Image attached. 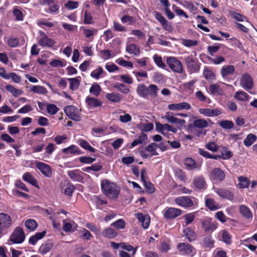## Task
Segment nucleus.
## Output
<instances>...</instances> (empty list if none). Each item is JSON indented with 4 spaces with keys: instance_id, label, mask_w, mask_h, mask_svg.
Here are the masks:
<instances>
[{
    "instance_id": "1",
    "label": "nucleus",
    "mask_w": 257,
    "mask_h": 257,
    "mask_svg": "<svg viewBox=\"0 0 257 257\" xmlns=\"http://www.w3.org/2000/svg\"><path fill=\"white\" fill-rule=\"evenodd\" d=\"M101 189L102 193L111 200L116 199L120 191V187L115 183L107 179L101 181Z\"/></svg>"
},
{
    "instance_id": "2",
    "label": "nucleus",
    "mask_w": 257,
    "mask_h": 257,
    "mask_svg": "<svg viewBox=\"0 0 257 257\" xmlns=\"http://www.w3.org/2000/svg\"><path fill=\"white\" fill-rule=\"evenodd\" d=\"M158 90L159 88L155 84H150L147 86L141 84L137 88V92L139 96L147 99L155 98L157 96Z\"/></svg>"
},
{
    "instance_id": "3",
    "label": "nucleus",
    "mask_w": 257,
    "mask_h": 257,
    "mask_svg": "<svg viewBox=\"0 0 257 257\" xmlns=\"http://www.w3.org/2000/svg\"><path fill=\"white\" fill-rule=\"evenodd\" d=\"M184 61L190 73H197L199 71L200 63L194 56L190 55L185 57Z\"/></svg>"
},
{
    "instance_id": "4",
    "label": "nucleus",
    "mask_w": 257,
    "mask_h": 257,
    "mask_svg": "<svg viewBox=\"0 0 257 257\" xmlns=\"http://www.w3.org/2000/svg\"><path fill=\"white\" fill-rule=\"evenodd\" d=\"M208 125V122L202 118H197L194 120L193 123H189L188 125L190 129L199 128L201 129L197 132V136L200 137L201 135L205 136L206 134V131L202 130V129L207 127Z\"/></svg>"
},
{
    "instance_id": "5",
    "label": "nucleus",
    "mask_w": 257,
    "mask_h": 257,
    "mask_svg": "<svg viewBox=\"0 0 257 257\" xmlns=\"http://www.w3.org/2000/svg\"><path fill=\"white\" fill-rule=\"evenodd\" d=\"M25 239V232L21 227H17L9 238V241L13 243L21 244Z\"/></svg>"
},
{
    "instance_id": "6",
    "label": "nucleus",
    "mask_w": 257,
    "mask_h": 257,
    "mask_svg": "<svg viewBox=\"0 0 257 257\" xmlns=\"http://www.w3.org/2000/svg\"><path fill=\"white\" fill-rule=\"evenodd\" d=\"M167 63L173 71L178 73H182L183 69L182 63L176 58L173 57L168 58Z\"/></svg>"
},
{
    "instance_id": "7",
    "label": "nucleus",
    "mask_w": 257,
    "mask_h": 257,
    "mask_svg": "<svg viewBox=\"0 0 257 257\" xmlns=\"http://www.w3.org/2000/svg\"><path fill=\"white\" fill-rule=\"evenodd\" d=\"M40 37L38 40V43L42 47H51L55 44V41L42 31L39 32Z\"/></svg>"
},
{
    "instance_id": "8",
    "label": "nucleus",
    "mask_w": 257,
    "mask_h": 257,
    "mask_svg": "<svg viewBox=\"0 0 257 257\" xmlns=\"http://www.w3.org/2000/svg\"><path fill=\"white\" fill-rule=\"evenodd\" d=\"M211 180L214 183H219L225 178V173L220 168H214L210 175Z\"/></svg>"
},
{
    "instance_id": "9",
    "label": "nucleus",
    "mask_w": 257,
    "mask_h": 257,
    "mask_svg": "<svg viewBox=\"0 0 257 257\" xmlns=\"http://www.w3.org/2000/svg\"><path fill=\"white\" fill-rule=\"evenodd\" d=\"M154 17L160 22L165 30L169 32L172 31L173 27L171 23L168 22L161 13L158 12H155L154 13Z\"/></svg>"
},
{
    "instance_id": "10",
    "label": "nucleus",
    "mask_w": 257,
    "mask_h": 257,
    "mask_svg": "<svg viewBox=\"0 0 257 257\" xmlns=\"http://www.w3.org/2000/svg\"><path fill=\"white\" fill-rule=\"evenodd\" d=\"M240 86L245 90L248 91L251 89L253 86V80L248 73L242 75L240 81Z\"/></svg>"
},
{
    "instance_id": "11",
    "label": "nucleus",
    "mask_w": 257,
    "mask_h": 257,
    "mask_svg": "<svg viewBox=\"0 0 257 257\" xmlns=\"http://www.w3.org/2000/svg\"><path fill=\"white\" fill-rule=\"evenodd\" d=\"M202 227L205 232H212L217 227V223L212 221L211 218H206L201 221Z\"/></svg>"
},
{
    "instance_id": "12",
    "label": "nucleus",
    "mask_w": 257,
    "mask_h": 257,
    "mask_svg": "<svg viewBox=\"0 0 257 257\" xmlns=\"http://www.w3.org/2000/svg\"><path fill=\"white\" fill-rule=\"evenodd\" d=\"M67 175L74 182H83L84 175L86 174L79 169L69 170L67 172Z\"/></svg>"
},
{
    "instance_id": "13",
    "label": "nucleus",
    "mask_w": 257,
    "mask_h": 257,
    "mask_svg": "<svg viewBox=\"0 0 257 257\" xmlns=\"http://www.w3.org/2000/svg\"><path fill=\"white\" fill-rule=\"evenodd\" d=\"M37 168L45 176L51 178L52 176V171L51 167L43 162H38L36 163Z\"/></svg>"
},
{
    "instance_id": "14",
    "label": "nucleus",
    "mask_w": 257,
    "mask_h": 257,
    "mask_svg": "<svg viewBox=\"0 0 257 257\" xmlns=\"http://www.w3.org/2000/svg\"><path fill=\"white\" fill-rule=\"evenodd\" d=\"M176 203L183 207H190L193 205V201L187 196H180L175 199Z\"/></svg>"
},
{
    "instance_id": "15",
    "label": "nucleus",
    "mask_w": 257,
    "mask_h": 257,
    "mask_svg": "<svg viewBox=\"0 0 257 257\" xmlns=\"http://www.w3.org/2000/svg\"><path fill=\"white\" fill-rule=\"evenodd\" d=\"M62 193L66 196H71L75 190V186L70 182L62 183L60 185Z\"/></svg>"
},
{
    "instance_id": "16",
    "label": "nucleus",
    "mask_w": 257,
    "mask_h": 257,
    "mask_svg": "<svg viewBox=\"0 0 257 257\" xmlns=\"http://www.w3.org/2000/svg\"><path fill=\"white\" fill-rule=\"evenodd\" d=\"M12 224L10 216L5 213H0V229L3 231L9 228Z\"/></svg>"
},
{
    "instance_id": "17",
    "label": "nucleus",
    "mask_w": 257,
    "mask_h": 257,
    "mask_svg": "<svg viewBox=\"0 0 257 257\" xmlns=\"http://www.w3.org/2000/svg\"><path fill=\"white\" fill-rule=\"evenodd\" d=\"M199 112L201 114L209 117L218 116L222 113L221 109L218 108H216L214 109L200 108L199 110Z\"/></svg>"
},
{
    "instance_id": "18",
    "label": "nucleus",
    "mask_w": 257,
    "mask_h": 257,
    "mask_svg": "<svg viewBox=\"0 0 257 257\" xmlns=\"http://www.w3.org/2000/svg\"><path fill=\"white\" fill-rule=\"evenodd\" d=\"M136 217L141 223L142 226L145 229H147L150 224V217L147 214H143L142 213H139L136 214Z\"/></svg>"
},
{
    "instance_id": "19",
    "label": "nucleus",
    "mask_w": 257,
    "mask_h": 257,
    "mask_svg": "<svg viewBox=\"0 0 257 257\" xmlns=\"http://www.w3.org/2000/svg\"><path fill=\"white\" fill-rule=\"evenodd\" d=\"M216 193L220 197L232 200L234 198L233 194L229 190L224 188H218L215 189Z\"/></svg>"
},
{
    "instance_id": "20",
    "label": "nucleus",
    "mask_w": 257,
    "mask_h": 257,
    "mask_svg": "<svg viewBox=\"0 0 257 257\" xmlns=\"http://www.w3.org/2000/svg\"><path fill=\"white\" fill-rule=\"evenodd\" d=\"M168 108L171 110H181L182 109L189 110L191 109V106L188 103L183 102L179 103H172L169 104Z\"/></svg>"
},
{
    "instance_id": "21",
    "label": "nucleus",
    "mask_w": 257,
    "mask_h": 257,
    "mask_svg": "<svg viewBox=\"0 0 257 257\" xmlns=\"http://www.w3.org/2000/svg\"><path fill=\"white\" fill-rule=\"evenodd\" d=\"M62 153L66 155L71 154V155H79L83 153L81 150L76 146L72 145L70 146L64 148L62 150Z\"/></svg>"
},
{
    "instance_id": "22",
    "label": "nucleus",
    "mask_w": 257,
    "mask_h": 257,
    "mask_svg": "<svg viewBox=\"0 0 257 257\" xmlns=\"http://www.w3.org/2000/svg\"><path fill=\"white\" fill-rule=\"evenodd\" d=\"M177 248L182 253L187 254H191V253H193V247L187 243L181 242L178 244Z\"/></svg>"
},
{
    "instance_id": "23",
    "label": "nucleus",
    "mask_w": 257,
    "mask_h": 257,
    "mask_svg": "<svg viewBox=\"0 0 257 257\" xmlns=\"http://www.w3.org/2000/svg\"><path fill=\"white\" fill-rule=\"evenodd\" d=\"M22 179L24 181L31 184L33 186L37 188H39L37 180L31 174V173H25L22 176Z\"/></svg>"
},
{
    "instance_id": "24",
    "label": "nucleus",
    "mask_w": 257,
    "mask_h": 257,
    "mask_svg": "<svg viewBox=\"0 0 257 257\" xmlns=\"http://www.w3.org/2000/svg\"><path fill=\"white\" fill-rule=\"evenodd\" d=\"M80 29L82 30L83 34L86 38L89 39L90 42L93 41L94 36L97 35L98 32V30L94 28L87 29V28L81 27Z\"/></svg>"
},
{
    "instance_id": "25",
    "label": "nucleus",
    "mask_w": 257,
    "mask_h": 257,
    "mask_svg": "<svg viewBox=\"0 0 257 257\" xmlns=\"http://www.w3.org/2000/svg\"><path fill=\"white\" fill-rule=\"evenodd\" d=\"M164 118H165L169 122L171 123H178L181 125H183L185 123L184 119H181L174 117L173 113L171 112H167Z\"/></svg>"
},
{
    "instance_id": "26",
    "label": "nucleus",
    "mask_w": 257,
    "mask_h": 257,
    "mask_svg": "<svg viewBox=\"0 0 257 257\" xmlns=\"http://www.w3.org/2000/svg\"><path fill=\"white\" fill-rule=\"evenodd\" d=\"M85 102L89 107H96L100 106L102 102L96 98L87 96L85 99Z\"/></svg>"
},
{
    "instance_id": "27",
    "label": "nucleus",
    "mask_w": 257,
    "mask_h": 257,
    "mask_svg": "<svg viewBox=\"0 0 257 257\" xmlns=\"http://www.w3.org/2000/svg\"><path fill=\"white\" fill-rule=\"evenodd\" d=\"M193 183L197 189H203L206 186V181L202 175L195 176L193 179Z\"/></svg>"
},
{
    "instance_id": "28",
    "label": "nucleus",
    "mask_w": 257,
    "mask_h": 257,
    "mask_svg": "<svg viewBox=\"0 0 257 257\" xmlns=\"http://www.w3.org/2000/svg\"><path fill=\"white\" fill-rule=\"evenodd\" d=\"M46 231L36 233L35 235L31 236L30 237L29 239V243L33 245H36L38 240L43 238L46 235Z\"/></svg>"
},
{
    "instance_id": "29",
    "label": "nucleus",
    "mask_w": 257,
    "mask_h": 257,
    "mask_svg": "<svg viewBox=\"0 0 257 257\" xmlns=\"http://www.w3.org/2000/svg\"><path fill=\"white\" fill-rule=\"evenodd\" d=\"M181 212V210H166L164 215L166 219H171L180 215Z\"/></svg>"
},
{
    "instance_id": "30",
    "label": "nucleus",
    "mask_w": 257,
    "mask_h": 257,
    "mask_svg": "<svg viewBox=\"0 0 257 257\" xmlns=\"http://www.w3.org/2000/svg\"><path fill=\"white\" fill-rule=\"evenodd\" d=\"M235 68L233 65H229L223 66L221 69V74L223 78H225L229 75L234 73Z\"/></svg>"
},
{
    "instance_id": "31",
    "label": "nucleus",
    "mask_w": 257,
    "mask_h": 257,
    "mask_svg": "<svg viewBox=\"0 0 257 257\" xmlns=\"http://www.w3.org/2000/svg\"><path fill=\"white\" fill-rule=\"evenodd\" d=\"M105 98L107 100L113 103H118L121 100V96L119 93L113 92L108 93L105 95Z\"/></svg>"
},
{
    "instance_id": "32",
    "label": "nucleus",
    "mask_w": 257,
    "mask_h": 257,
    "mask_svg": "<svg viewBox=\"0 0 257 257\" xmlns=\"http://www.w3.org/2000/svg\"><path fill=\"white\" fill-rule=\"evenodd\" d=\"M103 236L108 238H113L117 235V232L116 230L110 227H108L107 228L104 229L102 232Z\"/></svg>"
},
{
    "instance_id": "33",
    "label": "nucleus",
    "mask_w": 257,
    "mask_h": 257,
    "mask_svg": "<svg viewBox=\"0 0 257 257\" xmlns=\"http://www.w3.org/2000/svg\"><path fill=\"white\" fill-rule=\"evenodd\" d=\"M77 143L81 148L90 152L94 153L96 151V149L91 146L86 140L79 139Z\"/></svg>"
},
{
    "instance_id": "34",
    "label": "nucleus",
    "mask_w": 257,
    "mask_h": 257,
    "mask_svg": "<svg viewBox=\"0 0 257 257\" xmlns=\"http://www.w3.org/2000/svg\"><path fill=\"white\" fill-rule=\"evenodd\" d=\"M126 51L130 54L139 56L140 54V48L134 44H130L126 47Z\"/></svg>"
},
{
    "instance_id": "35",
    "label": "nucleus",
    "mask_w": 257,
    "mask_h": 257,
    "mask_svg": "<svg viewBox=\"0 0 257 257\" xmlns=\"http://www.w3.org/2000/svg\"><path fill=\"white\" fill-rule=\"evenodd\" d=\"M221 237V240L226 244H230L231 243V235L226 230H222L220 232Z\"/></svg>"
},
{
    "instance_id": "36",
    "label": "nucleus",
    "mask_w": 257,
    "mask_h": 257,
    "mask_svg": "<svg viewBox=\"0 0 257 257\" xmlns=\"http://www.w3.org/2000/svg\"><path fill=\"white\" fill-rule=\"evenodd\" d=\"M30 91L40 94H46L48 93V91L46 88L40 85H33L30 88Z\"/></svg>"
},
{
    "instance_id": "37",
    "label": "nucleus",
    "mask_w": 257,
    "mask_h": 257,
    "mask_svg": "<svg viewBox=\"0 0 257 257\" xmlns=\"http://www.w3.org/2000/svg\"><path fill=\"white\" fill-rule=\"evenodd\" d=\"M221 157L223 160H228L233 156V153L225 146H221Z\"/></svg>"
},
{
    "instance_id": "38",
    "label": "nucleus",
    "mask_w": 257,
    "mask_h": 257,
    "mask_svg": "<svg viewBox=\"0 0 257 257\" xmlns=\"http://www.w3.org/2000/svg\"><path fill=\"white\" fill-rule=\"evenodd\" d=\"M257 139V137L252 134H248L243 141V144L246 147H249L252 145Z\"/></svg>"
},
{
    "instance_id": "39",
    "label": "nucleus",
    "mask_w": 257,
    "mask_h": 257,
    "mask_svg": "<svg viewBox=\"0 0 257 257\" xmlns=\"http://www.w3.org/2000/svg\"><path fill=\"white\" fill-rule=\"evenodd\" d=\"M183 233L189 241L195 240L196 234L190 227H187L183 230Z\"/></svg>"
},
{
    "instance_id": "40",
    "label": "nucleus",
    "mask_w": 257,
    "mask_h": 257,
    "mask_svg": "<svg viewBox=\"0 0 257 257\" xmlns=\"http://www.w3.org/2000/svg\"><path fill=\"white\" fill-rule=\"evenodd\" d=\"M6 90L11 93L13 96L17 97L19 95H21L23 93V91L20 89H18L14 87L13 85L9 84L6 86Z\"/></svg>"
},
{
    "instance_id": "41",
    "label": "nucleus",
    "mask_w": 257,
    "mask_h": 257,
    "mask_svg": "<svg viewBox=\"0 0 257 257\" xmlns=\"http://www.w3.org/2000/svg\"><path fill=\"white\" fill-rule=\"evenodd\" d=\"M79 78H80V77H79ZM67 79L70 82L69 88L71 90L74 91L78 89L80 83V81L78 79V77L76 78H68Z\"/></svg>"
},
{
    "instance_id": "42",
    "label": "nucleus",
    "mask_w": 257,
    "mask_h": 257,
    "mask_svg": "<svg viewBox=\"0 0 257 257\" xmlns=\"http://www.w3.org/2000/svg\"><path fill=\"white\" fill-rule=\"evenodd\" d=\"M234 97L240 101H246L249 97V95L243 91H238L236 92Z\"/></svg>"
},
{
    "instance_id": "43",
    "label": "nucleus",
    "mask_w": 257,
    "mask_h": 257,
    "mask_svg": "<svg viewBox=\"0 0 257 257\" xmlns=\"http://www.w3.org/2000/svg\"><path fill=\"white\" fill-rule=\"evenodd\" d=\"M209 90L213 95H222L223 93L222 89L217 84H211L209 86Z\"/></svg>"
},
{
    "instance_id": "44",
    "label": "nucleus",
    "mask_w": 257,
    "mask_h": 257,
    "mask_svg": "<svg viewBox=\"0 0 257 257\" xmlns=\"http://www.w3.org/2000/svg\"><path fill=\"white\" fill-rule=\"evenodd\" d=\"M218 124L223 129L229 130L234 127V123L232 121L229 120H223L218 122Z\"/></svg>"
},
{
    "instance_id": "45",
    "label": "nucleus",
    "mask_w": 257,
    "mask_h": 257,
    "mask_svg": "<svg viewBox=\"0 0 257 257\" xmlns=\"http://www.w3.org/2000/svg\"><path fill=\"white\" fill-rule=\"evenodd\" d=\"M25 226L30 231H34L37 228L38 224L34 219H29L25 221Z\"/></svg>"
},
{
    "instance_id": "46",
    "label": "nucleus",
    "mask_w": 257,
    "mask_h": 257,
    "mask_svg": "<svg viewBox=\"0 0 257 257\" xmlns=\"http://www.w3.org/2000/svg\"><path fill=\"white\" fill-rule=\"evenodd\" d=\"M184 165L188 169L192 170L196 168V162L191 158H187L185 159Z\"/></svg>"
},
{
    "instance_id": "47",
    "label": "nucleus",
    "mask_w": 257,
    "mask_h": 257,
    "mask_svg": "<svg viewBox=\"0 0 257 257\" xmlns=\"http://www.w3.org/2000/svg\"><path fill=\"white\" fill-rule=\"evenodd\" d=\"M148 136L146 134L144 133H142L141 135L140 136L138 139L133 141L131 143V148H133L139 144L143 143V142L147 140Z\"/></svg>"
},
{
    "instance_id": "48",
    "label": "nucleus",
    "mask_w": 257,
    "mask_h": 257,
    "mask_svg": "<svg viewBox=\"0 0 257 257\" xmlns=\"http://www.w3.org/2000/svg\"><path fill=\"white\" fill-rule=\"evenodd\" d=\"M101 91L100 86L97 83H94L90 88L89 92L90 93L98 96L100 94Z\"/></svg>"
},
{
    "instance_id": "49",
    "label": "nucleus",
    "mask_w": 257,
    "mask_h": 257,
    "mask_svg": "<svg viewBox=\"0 0 257 257\" xmlns=\"http://www.w3.org/2000/svg\"><path fill=\"white\" fill-rule=\"evenodd\" d=\"M238 181L239 182L238 185L240 188L248 187L249 185V181L246 177L244 176H239L238 178Z\"/></svg>"
},
{
    "instance_id": "50",
    "label": "nucleus",
    "mask_w": 257,
    "mask_h": 257,
    "mask_svg": "<svg viewBox=\"0 0 257 257\" xmlns=\"http://www.w3.org/2000/svg\"><path fill=\"white\" fill-rule=\"evenodd\" d=\"M158 147V144L152 143L148 145L145 148V151L150 152L151 156H156L158 155V153L156 151V148Z\"/></svg>"
},
{
    "instance_id": "51",
    "label": "nucleus",
    "mask_w": 257,
    "mask_h": 257,
    "mask_svg": "<svg viewBox=\"0 0 257 257\" xmlns=\"http://www.w3.org/2000/svg\"><path fill=\"white\" fill-rule=\"evenodd\" d=\"M125 221L122 219L117 220L110 225L111 226H113L117 230L124 229L125 227Z\"/></svg>"
},
{
    "instance_id": "52",
    "label": "nucleus",
    "mask_w": 257,
    "mask_h": 257,
    "mask_svg": "<svg viewBox=\"0 0 257 257\" xmlns=\"http://www.w3.org/2000/svg\"><path fill=\"white\" fill-rule=\"evenodd\" d=\"M230 14L232 18L234 19L237 21L243 22L244 20H245L246 22H248L247 18L245 16L237 13L234 11L231 12Z\"/></svg>"
},
{
    "instance_id": "53",
    "label": "nucleus",
    "mask_w": 257,
    "mask_h": 257,
    "mask_svg": "<svg viewBox=\"0 0 257 257\" xmlns=\"http://www.w3.org/2000/svg\"><path fill=\"white\" fill-rule=\"evenodd\" d=\"M113 87L117 89L118 91L124 93H127L130 91L128 87L124 84L116 83Z\"/></svg>"
},
{
    "instance_id": "54",
    "label": "nucleus",
    "mask_w": 257,
    "mask_h": 257,
    "mask_svg": "<svg viewBox=\"0 0 257 257\" xmlns=\"http://www.w3.org/2000/svg\"><path fill=\"white\" fill-rule=\"evenodd\" d=\"M120 245L122 249H124L128 251H132V255L133 256L135 255L138 249V246L134 247L132 245L127 244L124 242L121 243Z\"/></svg>"
},
{
    "instance_id": "55",
    "label": "nucleus",
    "mask_w": 257,
    "mask_h": 257,
    "mask_svg": "<svg viewBox=\"0 0 257 257\" xmlns=\"http://www.w3.org/2000/svg\"><path fill=\"white\" fill-rule=\"evenodd\" d=\"M195 96L196 98L200 101L207 102L208 103L211 102L210 99L207 97L200 90H199L195 93Z\"/></svg>"
},
{
    "instance_id": "56",
    "label": "nucleus",
    "mask_w": 257,
    "mask_h": 257,
    "mask_svg": "<svg viewBox=\"0 0 257 257\" xmlns=\"http://www.w3.org/2000/svg\"><path fill=\"white\" fill-rule=\"evenodd\" d=\"M121 21L122 23L125 24L128 23L129 25H133L136 22L135 18L128 15H124L121 18Z\"/></svg>"
},
{
    "instance_id": "57",
    "label": "nucleus",
    "mask_w": 257,
    "mask_h": 257,
    "mask_svg": "<svg viewBox=\"0 0 257 257\" xmlns=\"http://www.w3.org/2000/svg\"><path fill=\"white\" fill-rule=\"evenodd\" d=\"M13 13L16 18V20L22 21L24 19V15L21 10L17 8L13 9Z\"/></svg>"
},
{
    "instance_id": "58",
    "label": "nucleus",
    "mask_w": 257,
    "mask_h": 257,
    "mask_svg": "<svg viewBox=\"0 0 257 257\" xmlns=\"http://www.w3.org/2000/svg\"><path fill=\"white\" fill-rule=\"evenodd\" d=\"M80 163L83 164H90L96 160V158L91 157L82 156L79 158Z\"/></svg>"
},
{
    "instance_id": "59",
    "label": "nucleus",
    "mask_w": 257,
    "mask_h": 257,
    "mask_svg": "<svg viewBox=\"0 0 257 257\" xmlns=\"http://www.w3.org/2000/svg\"><path fill=\"white\" fill-rule=\"evenodd\" d=\"M153 59L156 65L162 68H164L165 67V64L162 60V58L161 56L157 54H155L153 56Z\"/></svg>"
},
{
    "instance_id": "60",
    "label": "nucleus",
    "mask_w": 257,
    "mask_h": 257,
    "mask_svg": "<svg viewBox=\"0 0 257 257\" xmlns=\"http://www.w3.org/2000/svg\"><path fill=\"white\" fill-rule=\"evenodd\" d=\"M52 247V245L51 243L42 244L40 248V252L41 253L45 254L51 250Z\"/></svg>"
},
{
    "instance_id": "61",
    "label": "nucleus",
    "mask_w": 257,
    "mask_h": 257,
    "mask_svg": "<svg viewBox=\"0 0 257 257\" xmlns=\"http://www.w3.org/2000/svg\"><path fill=\"white\" fill-rule=\"evenodd\" d=\"M103 72V69L99 66L97 69L93 70L90 74V76L96 79H98L100 75Z\"/></svg>"
},
{
    "instance_id": "62",
    "label": "nucleus",
    "mask_w": 257,
    "mask_h": 257,
    "mask_svg": "<svg viewBox=\"0 0 257 257\" xmlns=\"http://www.w3.org/2000/svg\"><path fill=\"white\" fill-rule=\"evenodd\" d=\"M205 147L207 150L213 152H216L219 149L218 146L213 142H211L206 144Z\"/></svg>"
},
{
    "instance_id": "63",
    "label": "nucleus",
    "mask_w": 257,
    "mask_h": 257,
    "mask_svg": "<svg viewBox=\"0 0 257 257\" xmlns=\"http://www.w3.org/2000/svg\"><path fill=\"white\" fill-rule=\"evenodd\" d=\"M56 147L53 143H49L45 148V154L50 156L54 151Z\"/></svg>"
},
{
    "instance_id": "64",
    "label": "nucleus",
    "mask_w": 257,
    "mask_h": 257,
    "mask_svg": "<svg viewBox=\"0 0 257 257\" xmlns=\"http://www.w3.org/2000/svg\"><path fill=\"white\" fill-rule=\"evenodd\" d=\"M77 109V107L74 105H68L64 108V110L65 114L69 116L76 112Z\"/></svg>"
}]
</instances>
